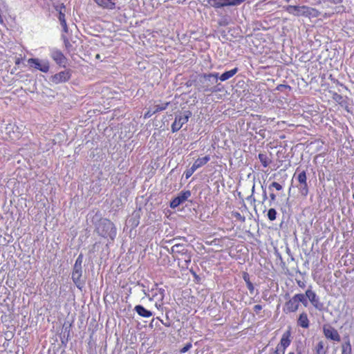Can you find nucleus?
<instances>
[{"mask_svg": "<svg viewBox=\"0 0 354 354\" xmlns=\"http://www.w3.org/2000/svg\"><path fill=\"white\" fill-rule=\"evenodd\" d=\"M218 78V73L201 75L197 83L198 89L203 92H215L216 90L214 85L217 82Z\"/></svg>", "mask_w": 354, "mask_h": 354, "instance_id": "1", "label": "nucleus"}, {"mask_svg": "<svg viewBox=\"0 0 354 354\" xmlns=\"http://www.w3.org/2000/svg\"><path fill=\"white\" fill-rule=\"evenodd\" d=\"M97 233L105 238L113 241L116 236V228L114 224L109 219L102 218L96 226Z\"/></svg>", "mask_w": 354, "mask_h": 354, "instance_id": "2", "label": "nucleus"}, {"mask_svg": "<svg viewBox=\"0 0 354 354\" xmlns=\"http://www.w3.org/2000/svg\"><path fill=\"white\" fill-rule=\"evenodd\" d=\"M284 9L289 14L295 17H317L319 16L317 10L307 6H287Z\"/></svg>", "mask_w": 354, "mask_h": 354, "instance_id": "3", "label": "nucleus"}, {"mask_svg": "<svg viewBox=\"0 0 354 354\" xmlns=\"http://www.w3.org/2000/svg\"><path fill=\"white\" fill-rule=\"evenodd\" d=\"M246 0H204L206 6L214 8H221L226 6H236L241 5Z\"/></svg>", "mask_w": 354, "mask_h": 354, "instance_id": "4", "label": "nucleus"}, {"mask_svg": "<svg viewBox=\"0 0 354 354\" xmlns=\"http://www.w3.org/2000/svg\"><path fill=\"white\" fill-rule=\"evenodd\" d=\"M27 62L30 68L37 69L44 73H46L49 71L50 63L48 59L30 58L28 59Z\"/></svg>", "mask_w": 354, "mask_h": 354, "instance_id": "5", "label": "nucleus"}, {"mask_svg": "<svg viewBox=\"0 0 354 354\" xmlns=\"http://www.w3.org/2000/svg\"><path fill=\"white\" fill-rule=\"evenodd\" d=\"M192 115V113L188 111H185L176 115L175 120L171 125V130L173 132L178 131L181 129L183 124L188 122L189 117Z\"/></svg>", "mask_w": 354, "mask_h": 354, "instance_id": "6", "label": "nucleus"}, {"mask_svg": "<svg viewBox=\"0 0 354 354\" xmlns=\"http://www.w3.org/2000/svg\"><path fill=\"white\" fill-rule=\"evenodd\" d=\"M50 57L59 66L66 67L67 64V58L62 52L55 48H50Z\"/></svg>", "mask_w": 354, "mask_h": 354, "instance_id": "7", "label": "nucleus"}, {"mask_svg": "<svg viewBox=\"0 0 354 354\" xmlns=\"http://www.w3.org/2000/svg\"><path fill=\"white\" fill-rule=\"evenodd\" d=\"M71 77V70H65L52 75L50 78V82L55 84L64 83L70 80Z\"/></svg>", "mask_w": 354, "mask_h": 354, "instance_id": "8", "label": "nucleus"}, {"mask_svg": "<svg viewBox=\"0 0 354 354\" xmlns=\"http://www.w3.org/2000/svg\"><path fill=\"white\" fill-rule=\"evenodd\" d=\"M306 296L315 308L319 311L324 310V304L320 301L319 297L314 291H313L311 289H308L306 290Z\"/></svg>", "mask_w": 354, "mask_h": 354, "instance_id": "9", "label": "nucleus"}, {"mask_svg": "<svg viewBox=\"0 0 354 354\" xmlns=\"http://www.w3.org/2000/svg\"><path fill=\"white\" fill-rule=\"evenodd\" d=\"M323 333L325 337L335 342H339L341 338L337 330L329 324H325L323 326Z\"/></svg>", "mask_w": 354, "mask_h": 354, "instance_id": "10", "label": "nucleus"}, {"mask_svg": "<svg viewBox=\"0 0 354 354\" xmlns=\"http://www.w3.org/2000/svg\"><path fill=\"white\" fill-rule=\"evenodd\" d=\"M299 305L297 298V295H295L289 300H288L283 308V311L286 314L295 313L299 309Z\"/></svg>", "mask_w": 354, "mask_h": 354, "instance_id": "11", "label": "nucleus"}, {"mask_svg": "<svg viewBox=\"0 0 354 354\" xmlns=\"http://www.w3.org/2000/svg\"><path fill=\"white\" fill-rule=\"evenodd\" d=\"M191 196V192L189 190L181 192L178 196L174 198L170 203V207L173 209L177 207L180 204L183 203Z\"/></svg>", "mask_w": 354, "mask_h": 354, "instance_id": "12", "label": "nucleus"}, {"mask_svg": "<svg viewBox=\"0 0 354 354\" xmlns=\"http://www.w3.org/2000/svg\"><path fill=\"white\" fill-rule=\"evenodd\" d=\"M95 3L104 9L114 10L120 9V6H117L118 0H93Z\"/></svg>", "mask_w": 354, "mask_h": 354, "instance_id": "13", "label": "nucleus"}, {"mask_svg": "<svg viewBox=\"0 0 354 354\" xmlns=\"http://www.w3.org/2000/svg\"><path fill=\"white\" fill-rule=\"evenodd\" d=\"M169 104V102H165V103H162L160 104H156V105L150 107L149 109L145 113L144 118L145 119L149 118L153 114H155L159 111L165 110L167 108Z\"/></svg>", "mask_w": 354, "mask_h": 354, "instance_id": "14", "label": "nucleus"}, {"mask_svg": "<svg viewBox=\"0 0 354 354\" xmlns=\"http://www.w3.org/2000/svg\"><path fill=\"white\" fill-rule=\"evenodd\" d=\"M290 337V333L289 331L284 333L281 337L280 343L276 346L274 350L279 349V351H283L284 354L286 348L289 346L291 342Z\"/></svg>", "mask_w": 354, "mask_h": 354, "instance_id": "15", "label": "nucleus"}, {"mask_svg": "<svg viewBox=\"0 0 354 354\" xmlns=\"http://www.w3.org/2000/svg\"><path fill=\"white\" fill-rule=\"evenodd\" d=\"M154 288H152L150 290L149 300L151 301L154 299L162 301L165 297V290L163 288H158L156 284Z\"/></svg>", "mask_w": 354, "mask_h": 354, "instance_id": "16", "label": "nucleus"}, {"mask_svg": "<svg viewBox=\"0 0 354 354\" xmlns=\"http://www.w3.org/2000/svg\"><path fill=\"white\" fill-rule=\"evenodd\" d=\"M82 275V267H73V270L72 272V279L76 286L79 288H81V286L83 284V281L81 280V277Z\"/></svg>", "mask_w": 354, "mask_h": 354, "instance_id": "17", "label": "nucleus"}, {"mask_svg": "<svg viewBox=\"0 0 354 354\" xmlns=\"http://www.w3.org/2000/svg\"><path fill=\"white\" fill-rule=\"evenodd\" d=\"M297 324L298 326L303 328H308L310 326V320L308 317V315L306 312H302L299 314L297 320Z\"/></svg>", "mask_w": 354, "mask_h": 354, "instance_id": "18", "label": "nucleus"}, {"mask_svg": "<svg viewBox=\"0 0 354 354\" xmlns=\"http://www.w3.org/2000/svg\"><path fill=\"white\" fill-rule=\"evenodd\" d=\"M135 311L141 317L148 318L153 315V313L141 305H137L134 308Z\"/></svg>", "mask_w": 354, "mask_h": 354, "instance_id": "19", "label": "nucleus"}, {"mask_svg": "<svg viewBox=\"0 0 354 354\" xmlns=\"http://www.w3.org/2000/svg\"><path fill=\"white\" fill-rule=\"evenodd\" d=\"M171 252L173 254H187V250L183 244L176 243L171 248Z\"/></svg>", "mask_w": 354, "mask_h": 354, "instance_id": "20", "label": "nucleus"}, {"mask_svg": "<svg viewBox=\"0 0 354 354\" xmlns=\"http://www.w3.org/2000/svg\"><path fill=\"white\" fill-rule=\"evenodd\" d=\"M209 160L210 156H205L203 158H198V159H196L192 165L196 169V170H197L198 168L206 165Z\"/></svg>", "mask_w": 354, "mask_h": 354, "instance_id": "21", "label": "nucleus"}, {"mask_svg": "<svg viewBox=\"0 0 354 354\" xmlns=\"http://www.w3.org/2000/svg\"><path fill=\"white\" fill-rule=\"evenodd\" d=\"M237 72L238 68H234L230 71L223 73L218 78L220 79L221 81L224 82L232 77Z\"/></svg>", "mask_w": 354, "mask_h": 354, "instance_id": "22", "label": "nucleus"}, {"mask_svg": "<svg viewBox=\"0 0 354 354\" xmlns=\"http://www.w3.org/2000/svg\"><path fill=\"white\" fill-rule=\"evenodd\" d=\"M56 10L59 11L58 19L60 24H63L65 26V6L63 4H62L60 6H57L56 8Z\"/></svg>", "mask_w": 354, "mask_h": 354, "instance_id": "23", "label": "nucleus"}, {"mask_svg": "<svg viewBox=\"0 0 354 354\" xmlns=\"http://www.w3.org/2000/svg\"><path fill=\"white\" fill-rule=\"evenodd\" d=\"M297 187L301 196L306 197L308 194L309 189L307 183H301V184L299 183L297 185Z\"/></svg>", "mask_w": 354, "mask_h": 354, "instance_id": "24", "label": "nucleus"}, {"mask_svg": "<svg viewBox=\"0 0 354 354\" xmlns=\"http://www.w3.org/2000/svg\"><path fill=\"white\" fill-rule=\"evenodd\" d=\"M258 157L261 163L264 167H267L271 162L270 159L267 156L266 154L259 153Z\"/></svg>", "mask_w": 354, "mask_h": 354, "instance_id": "25", "label": "nucleus"}, {"mask_svg": "<svg viewBox=\"0 0 354 354\" xmlns=\"http://www.w3.org/2000/svg\"><path fill=\"white\" fill-rule=\"evenodd\" d=\"M296 295L299 302V305L300 304V303H301L305 307H306L308 304L306 292H305V294L299 293L296 294Z\"/></svg>", "mask_w": 354, "mask_h": 354, "instance_id": "26", "label": "nucleus"}, {"mask_svg": "<svg viewBox=\"0 0 354 354\" xmlns=\"http://www.w3.org/2000/svg\"><path fill=\"white\" fill-rule=\"evenodd\" d=\"M342 354H351V345L348 339L342 344Z\"/></svg>", "mask_w": 354, "mask_h": 354, "instance_id": "27", "label": "nucleus"}, {"mask_svg": "<svg viewBox=\"0 0 354 354\" xmlns=\"http://www.w3.org/2000/svg\"><path fill=\"white\" fill-rule=\"evenodd\" d=\"M295 176H296V178L299 184L301 183H307L306 173L305 171L299 172L297 176L295 173Z\"/></svg>", "mask_w": 354, "mask_h": 354, "instance_id": "28", "label": "nucleus"}, {"mask_svg": "<svg viewBox=\"0 0 354 354\" xmlns=\"http://www.w3.org/2000/svg\"><path fill=\"white\" fill-rule=\"evenodd\" d=\"M325 344L323 341H319L315 346L316 354H326L324 350Z\"/></svg>", "mask_w": 354, "mask_h": 354, "instance_id": "29", "label": "nucleus"}, {"mask_svg": "<svg viewBox=\"0 0 354 354\" xmlns=\"http://www.w3.org/2000/svg\"><path fill=\"white\" fill-rule=\"evenodd\" d=\"M268 217L270 221H274L277 217V211L274 208H271L268 212Z\"/></svg>", "mask_w": 354, "mask_h": 354, "instance_id": "30", "label": "nucleus"}, {"mask_svg": "<svg viewBox=\"0 0 354 354\" xmlns=\"http://www.w3.org/2000/svg\"><path fill=\"white\" fill-rule=\"evenodd\" d=\"M195 171H196V169L192 165L189 169H187L185 171L184 174L185 176V178L187 179L189 177H191V176L194 173Z\"/></svg>", "mask_w": 354, "mask_h": 354, "instance_id": "31", "label": "nucleus"}, {"mask_svg": "<svg viewBox=\"0 0 354 354\" xmlns=\"http://www.w3.org/2000/svg\"><path fill=\"white\" fill-rule=\"evenodd\" d=\"M272 187H273V188H275V189H276L277 190H278V191H280V190H281V189H282V186H281L279 183H277V182H273V183H272L269 186V189H270V191H272Z\"/></svg>", "mask_w": 354, "mask_h": 354, "instance_id": "32", "label": "nucleus"}, {"mask_svg": "<svg viewBox=\"0 0 354 354\" xmlns=\"http://www.w3.org/2000/svg\"><path fill=\"white\" fill-rule=\"evenodd\" d=\"M62 38L64 40V46L67 50H69L70 47L72 46L71 44L68 41V39L66 38V37L64 35H62Z\"/></svg>", "mask_w": 354, "mask_h": 354, "instance_id": "33", "label": "nucleus"}, {"mask_svg": "<svg viewBox=\"0 0 354 354\" xmlns=\"http://www.w3.org/2000/svg\"><path fill=\"white\" fill-rule=\"evenodd\" d=\"M82 255L80 254L76 259L74 266L76 268L77 267H82Z\"/></svg>", "mask_w": 354, "mask_h": 354, "instance_id": "34", "label": "nucleus"}, {"mask_svg": "<svg viewBox=\"0 0 354 354\" xmlns=\"http://www.w3.org/2000/svg\"><path fill=\"white\" fill-rule=\"evenodd\" d=\"M192 346L191 343H187L184 347L180 349V353H186L188 351Z\"/></svg>", "mask_w": 354, "mask_h": 354, "instance_id": "35", "label": "nucleus"}, {"mask_svg": "<svg viewBox=\"0 0 354 354\" xmlns=\"http://www.w3.org/2000/svg\"><path fill=\"white\" fill-rule=\"evenodd\" d=\"M243 280L245 281V282L246 283V284L248 283H250V275L248 272H243Z\"/></svg>", "mask_w": 354, "mask_h": 354, "instance_id": "36", "label": "nucleus"}, {"mask_svg": "<svg viewBox=\"0 0 354 354\" xmlns=\"http://www.w3.org/2000/svg\"><path fill=\"white\" fill-rule=\"evenodd\" d=\"M246 285H247V288H248V290L250 291V293L253 294L254 290V286L252 284V282L248 283Z\"/></svg>", "mask_w": 354, "mask_h": 354, "instance_id": "37", "label": "nucleus"}, {"mask_svg": "<svg viewBox=\"0 0 354 354\" xmlns=\"http://www.w3.org/2000/svg\"><path fill=\"white\" fill-rule=\"evenodd\" d=\"M262 309V306L257 304L254 306V310L256 313H259L260 310Z\"/></svg>", "mask_w": 354, "mask_h": 354, "instance_id": "38", "label": "nucleus"}, {"mask_svg": "<svg viewBox=\"0 0 354 354\" xmlns=\"http://www.w3.org/2000/svg\"><path fill=\"white\" fill-rule=\"evenodd\" d=\"M270 205H272V202L276 200V195L274 193L272 192L270 194Z\"/></svg>", "mask_w": 354, "mask_h": 354, "instance_id": "39", "label": "nucleus"}, {"mask_svg": "<svg viewBox=\"0 0 354 354\" xmlns=\"http://www.w3.org/2000/svg\"><path fill=\"white\" fill-rule=\"evenodd\" d=\"M263 189V201H265L268 198L267 193L265 189L262 187Z\"/></svg>", "mask_w": 354, "mask_h": 354, "instance_id": "40", "label": "nucleus"}, {"mask_svg": "<svg viewBox=\"0 0 354 354\" xmlns=\"http://www.w3.org/2000/svg\"><path fill=\"white\" fill-rule=\"evenodd\" d=\"M270 354H283V351L277 349L272 351L271 353H270Z\"/></svg>", "mask_w": 354, "mask_h": 354, "instance_id": "41", "label": "nucleus"}, {"mask_svg": "<svg viewBox=\"0 0 354 354\" xmlns=\"http://www.w3.org/2000/svg\"><path fill=\"white\" fill-rule=\"evenodd\" d=\"M62 28H63V30L65 32H68V26H67V24H66V21L65 22V26L63 24H60Z\"/></svg>", "mask_w": 354, "mask_h": 354, "instance_id": "42", "label": "nucleus"}, {"mask_svg": "<svg viewBox=\"0 0 354 354\" xmlns=\"http://www.w3.org/2000/svg\"><path fill=\"white\" fill-rule=\"evenodd\" d=\"M143 293L145 294V295L147 297H150V291H148V290H146L145 289H144L142 290Z\"/></svg>", "mask_w": 354, "mask_h": 354, "instance_id": "43", "label": "nucleus"}, {"mask_svg": "<svg viewBox=\"0 0 354 354\" xmlns=\"http://www.w3.org/2000/svg\"><path fill=\"white\" fill-rule=\"evenodd\" d=\"M236 216L237 218H241V219H243V221L244 220V218H243V217L241 216V215L239 213H236Z\"/></svg>", "mask_w": 354, "mask_h": 354, "instance_id": "44", "label": "nucleus"}, {"mask_svg": "<svg viewBox=\"0 0 354 354\" xmlns=\"http://www.w3.org/2000/svg\"><path fill=\"white\" fill-rule=\"evenodd\" d=\"M342 98V97L340 95H337V97H335V100L337 101L340 100Z\"/></svg>", "mask_w": 354, "mask_h": 354, "instance_id": "45", "label": "nucleus"}, {"mask_svg": "<svg viewBox=\"0 0 354 354\" xmlns=\"http://www.w3.org/2000/svg\"><path fill=\"white\" fill-rule=\"evenodd\" d=\"M156 307L159 309L162 306V304H158L157 302L155 304Z\"/></svg>", "mask_w": 354, "mask_h": 354, "instance_id": "46", "label": "nucleus"}, {"mask_svg": "<svg viewBox=\"0 0 354 354\" xmlns=\"http://www.w3.org/2000/svg\"><path fill=\"white\" fill-rule=\"evenodd\" d=\"M342 1V0H334V2L335 3H341Z\"/></svg>", "mask_w": 354, "mask_h": 354, "instance_id": "47", "label": "nucleus"}, {"mask_svg": "<svg viewBox=\"0 0 354 354\" xmlns=\"http://www.w3.org/2000/svg\"><path fill=\"white\" fill-rule=\"evenodd\" d=\"M288 354H295L294 352H289Z\"/></svg>", "mask_w": 354, "mask_h": 354, "instance_id": "48", "label": "nucleus"}, {"mask_svg": "<svg viewBox=\"0 0 354 354\" xmlns=\"http://www.w3.org/2000/svg\"><path fill=\"white\" fill-rule=\"evenodd\" d=\"M127 354H134L133 353H128Z\"/></svg>", "mask_w": 354, "mask_h": 354, "instance_id": "49", "label": "nucleus"}, {"mask_svg": "<svg viewBox=\"0 0 354 354\" xmlns=\"http://www.w3.org/2000/svg\"><path fill=\"white\" fill-rule=\"evenodd\" d=\"M286 2H289L290 0H285Z\"/></svg>", "mask_w": 354, "mask_h": 354, "instance_id": "50", "label": "nucleus"}, {"mask_svg": "<svg viewBox=\"0 0 354 354\" xmlns=\"http://www.w3.org/2000/svg\"><path fill=\"white\" fill-rule=\"evenodd\" d=\"M299 354H301V353H299Z\"/></svg>", "mask_w": 354, "mask_h": 354, "instance_id": "51", "label": "nucleus"}]
</instances>
